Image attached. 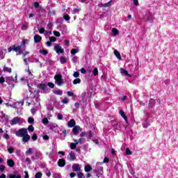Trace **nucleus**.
Masks as SVG:
<instances>
[{"mask_svg":"<svg viewBox=\"0 0 178 178\" xmlns=\"http://www.w3.org/2000/svg\"><path fill=\"white\" fill-rule=\"evenodd\" d=\"M28 134L27 129L22 128L15 132V136H17V137H24V136H26Z\"/></svg>","mask_w":178,"mask_h":178,"instance_id":"1","label":"nucleus"},{"mask_svg":"<svg viewBox=\"0 0 178 178\" xmlns=\"http://www.w3.org/2000/svg\"><path fill=\"white\" fill-rule=\"evenodd\" d=\"M55 83L58 86H62L63 84V79H62V75L57 74L54 76Z\"/></svg>","mask_w":178,"mask_h":178,"instance_id":"2","label":"nucleus"},{"mask_svg":"<svg viewBox=\"0 0 178 178\" xmlns=\"http://www.w3.org/2000/svg\"><path fill=\"white\" fill-rule=\"evenodd\" d=\"M17 75L15 76V78H13V76L7 77L6 83H8V84H11L12 86H13V84H15V83H17Z\"/></svg>","mask_w":178,"mask_h":178,"instance_id":"3","label":"nucleus"},{"mask_svg":"<svg viewBox=\"0 0 178 178\" xmlns=\"http://www.w3.org/2000/svg\"><path fill=\"white\" fill-rule=\"evenodd\" d=\"M54 50L57 54H63V48H62V46L60 44H55L54 46Z\"/></svg>","mask_w":178,"mask_h":178,"instance_id":"4","label":"nucleus"},{"mask_svg":"<svg viewBox=\"0 0 178 178\" xmlns=\"http://www.w3.org/2000/svg\"><path fill=\"white\" fill-rule=\"evenodd\" d=\"M13 51H15V52H18V54H17V55H22V54H23V49H22L21 45L20 46L14 45Z\"/></svg>","mask_w":178,"mask_h":178,"instance_id":"5","label":"nucleus"},{"mask_svg":"<svg viewBox=\"0 0 178 178\" xmlns=\"http://www.w3.org/2000/svg\"><path fill=\"white\" fill-rule=\"evenodd\" d=\"M72 169L75 172H80L81 170V165H80L79 163H75L72 165Z\"/></svg>","mask_w":178,"mask_h":178,"instance_id":"6","label":"nucleus"},{"mask_svg":"<svg viewBox=\"0 0 178 178\" xmlns=\"http://www.w3.org/2000/svg\"><path fill=\"white\" fill-rule=\"evenodd\" d=\"M40 106V102H37L35 104V106L31 110V114L34 115V113L37 112V108H39Z\"/></svg>","mask_w":178,"mask_h":178,"instance_id":"7","label":"nucleus"},{"mask_svg":"<svg viewBox=\"0 0 178 178\" xmlns=\"http://www.w3.org/2000/svg\"><path fill=\"white\" fill-rule=\"evenodd\" d=\"M34 42L36 44L38 42H41V40H42V38L40 35H35L33 37Z\"/></svg>","mask_w":178,"mask_h":178,"instance_id":"8","label":"nucleus"},{"mask_svg":"<svg viewBox=\"0 0 178 178\" xmlns=\"http://www.w3.org/2000/svg\"><path fill=\"white\" fill-rule=\"evenodd\" d=\"M58 165L60 166V168H63L65 165H66V161L63 159H59L58 161Z\"/></svg>","mask_w":178,"mask_h":178,"instance_id":"9","label":"nucleus"},{"mask_svg":"<svg viewBox=\"0 0 178 178\" xmlns=\"http://www.w3.org/2000/svg\"><path fill=\"white\" fill-rule=\"evenodd\" d=\"M79 130H80V127L75 126L72 129V134H74V136H77V134H79Z\"/></svg>","mask_w":178,"mask_h":178,"instance_id":"10","label":"nucleus"},{"mask_svg":"<svg viewBox=\"0 0 178 178\" xmlns=\"http://www.w3.org/2000/svg\"><path fill=\"white\" fill-rule=\"evenodd\" d=\"M103 170H104V168H102V166H99L97 169H96V171L97 172L98 177H99V176H101V175L104 173Z\"/></svg>","mask_w":178,"mask_h":178,"instance_id":"11","label":"nucleus"},{"mask_svg":"<svg viewBox=\"0 0 178 178\" xmlns=\"http://www.w3.org/2000/svg\"><path fill=\"white\" fill-rule=\"evenodd\" d=\"M68 127H74L76 126V121L72 119L67 122Z\"/></svg>","mask_w":178,"mask_h":178,"instance_id":"12","label":"nucleus"},{"mask_svg":"<svg viewBox=\"0 0 178 178\" xmlns=\"http://www.w3.org/2000/svg\"><path fill=\"white\" fill-rule=\"evenodd\" d=\"M7 165L10 168H13L15 166V161L13 159H8L7 160Z\"/></svg>","mask_w":178,"mask_h":178,"instance_id":"13","label":"nucleus"},{"mask_svg":"<svg viewBox=\"0 0 178 178\" xmlns=\"http://www.w3.org/2000/svg\"><path fill=\"white\" fill-rule=\"evenodd\" d=\"M120 115L123 118V119L125 120L126 123H129V121L127 120V117H126V115H124V112L122 110H120Z\"/></svg>","mask_w":178,"mask_h":178,"instance_id":"14","label":"nucleus"},{"mask_svg":"<svg viewBox=\"0 0 178 178\" xmlns=\"http://www.w3.org/2000/svg\"><path fill=\"white\" fill-rule=\"evenodd\" d=\"M5 54H6V49H0V59L5 58Z\"/></svg>","mask_w":178,"mask_h":178,"instance_id":"15","label":"nucleus"},{"mask_svg":"<svg viewBox=\"0 0 178 178\" xmlns=\"http://www.w3.org/2000/svg\"><path fill=\"white\" fill-rule=\"evenodd\" d=\"M29 140H30V135H29V134L22 136L23 143H26L27 141H29Z\"/></svg>","mask_w":178,"mask_h":178,"instance_id":"16","label":"nucleus"},{"mask_svg":"<svg viewBox=\"0 0 178 178\" xmlns=\"http://www.w3.org/2000/svg\"><path fill=\"white\" fill-rule=\"evenodd\" d=\"M120 73L122 74H124V76H130V74H129V72H127V70L123 69V68H120Z\"/></svg>","mask_w":178,"mask_h":178,"instance_id":"17","label":"nucleus"},{"mask_svg":"<svg viewBox=\"0 0 178 178\" xmlns=\"http://www.w3.org/2000/svg\"><path fill=\"white\" fill-rule=\"evenodd\" d=\"M114 55H115L116 58H118L119 60H122V56H120V53H119L117 49L114 50Z\"/></svg>","mask_w":178,"mask_h":178,"instance_id":"18","label":"nucleus"},{"mask_svg":"<svg viewBox=\"0 0 178 178\" xmlns=\"http://www.w3.org/2000/svg\"><path fill=\"white\" fill-rule=\"evenodd\" d=\"M19 120H20V119L17 117L14 118L12 120H11V124L15 125L17 124V123H19Z\"/></svg>","mask_w":178,"mask_h":178,"instance_id":"19","label":"nucleus"},{"mask_svg":"<svg viewBox=\"0 0 178 178\" xmlns=\"http://www.w3.org/2000/svg\"><path fill=\"white\" fill-rule=\"evenodd\" d=\"M111 2H112V1H110L108 3H104V4L101 3V4H99V7L100 8H102V7L108 8V6H111Z\"/></svg>","mask_w":178,"mask_h":178,"instance_id":"20","label":"nucleus"},{"mask_svg":"<svg viewBox=\"0 0 178 178\" xmlns=\"http://www.w3.org/2000/svg\"><path fill=\"white\" fill-rule=\"evenodd\" d=\"M79 144V143H77V140H74V143H72L70 144V148L71 149H74L76 148V147H77V145Z\"/></svg>","mask_w":178,"mask_h":178,"instance_id":"21","label":"nucleus"},{"mask_svg":"<svg viewBox=\"0 0 178 178\" xmlns=\"http://www.w3.org/2000/svg\"><path fill=\"white\" fill-rule=\"evenodd\" d=\"M68 159L70 161H75L76 159V156H74V154H73V152H70L69 154V157Z\"/></svg>","mask_w":178,"mask_h":178,"instance_id":"22","label":"nucleus"},{"mask_svg":"<svg viewBox=\"0 0 178 178\" xmlns=\"http://www.w3.org/2000/svg\"><path fill=\"white\" fill-rule=\"evenodd\" d=\"M38 88L40 90H47V83H40L38 85Z\"/></svg>","mask_w":178,"mask_h":178,"instance_id":"23","label":"nucleus"},{"mask_svg":"<svg viewBox=\"0 0 178 178\" xmlns=\"http://www.w3.org/2000/svg\"><path fill=\"white\" fill-rule=\"evenodd\" d=\"M147 22L152 23V22H154V17L152 15H147Z\"/></svg>","mask_w":178,"mask_h":178,"instance_id":"24","label":"nucleus"},{"mask_svg":"<svg viewBox=\"0 0 178 178\" xmlns=\"http://www.w3.org/2000/svg\"><path fill=\"white\" fill-rule=\"evenodd\" d=\"M72 83L74 85L80 84L81 83V79H80V78H76V79L73 80Z\"/></svg>","mask_w":178,"mask_h":178,"instance_id":"25","label":"nucleus"},{"mask_svg":"<svg viewBox=\"0 0 178 178\" xmlns=\"http://www.w3.org/2000/svg\"><path fill=\"white\" fill-rule=\"evenodd\" d=\"M85 172H91L92 170V168L91 167L90 165H87L85 166Z\"/></svg>","mask_w":178,"mask_h":178,"instance_id":"26","label":"nucleus"},{"mask_svg":"<svg viewBox=\"0 0 178 178\" xmlns=\"http://www.w3.org/2000/svg\"><path fill=\"white\" fill-rule=\"evenodd\" d=\"M33 148L29 147L26 152V155L29 156V155H31L33 154Z\"/></svg>","mask_w":178,"mask_h":178,"instance_id":"27","label":"nucleus"},{"mask_svg":"<svg viewBox=\"0 0 178 178\" xmlns=\"http://www.w3.org/2000/svg\"><path fill=\"white\" fill-rule=\"evenodd\" d=\"M77 53H79V49H72L71 50L72 55H76Z\"/></svg>","mask_w":178,"mask_h":178,"instance_id":"28","label":"nucleus"},{"mask_svg":"<svg viewBox=\"0 0 178 178\" xmlns=\"http://www.w3.org/2000/svg\"><path fill=\"white\" fill-rule=\"evenodd\" d=\"M3 71L4 72H8V73H10L12 72V68H9L6 66H4Z\"/></svg>","mask_w":178,"mask_h":178,"instance_id":"29","label":"nucleus"},{"mask_svg":"<svg viewBox=\"0 0 178 178\" xmlns=\"http://www.w3.org/2000/svg\"><path fill=\"white\" fill-rule=\"evenodd\" d=\"M112 33L114 35H117V34H119V31L116 28H113L112 29Z\"/></svg>","mask_w":178,"mask_h":178,"instance_id":"30","label":"nucleus"},{"mask_svg":"<svg viewBox=\"0 0 178 178\" xmlns=\"http://www.w3.org/2000/svg\"><path fill=\"white\" fill-rule=\"evenodd\" d=\"M42 177V173L41 172H38L35 175V178H41Z\"/></svg>","mask_w":178,"mask_h":178,"instance_id":"31","label":"nucleus"},{"mask_svg":"<svg viewBox=\"0 0 178 178\" xmlns=\"http://www.w3.org/2000/svg\"><path fill=\"white\" fill-rule=\"evenodd\" d=\"M60 63L63 64V63H66V62H67V60L65 57H61L60 58Z\"/></svg>","mask_w":178,"mask_h":178,"instance_id":"32","label":"nucleus"},{"mask_svg":"<svg viewBox=\"0 0 178 178\" xmlns=\"http://www.w3.org/2000/svg\"><path fill=\"white\" fill-rule=\"evenodd\" d=\"M77 175L79 178H86V177H84V174H83V172H77Z\"/></svg>","mask_w":178,"mask_h":178,"instance_id":"33","label":"nucleus"},{"mask_svg":"<svg viewBox=\"0 0 178 178\" xmlns=\"http://www.w3.org/2000/svg\"><path fill=\"white\" fill-rule=\"evenodd\" d=\"M62 104H69V99L67 97H65L61 100Z\"/></svg>","mask_w":178,"mask_h":178,"instance_id":"34","label":"nucleus"},{"mask_svg":"<svg viewBox=\"0 0 178 178\" xmlns=\"http://www.w3.org/2000/svg\"><path fill=\"white\" fill-rule=\"evenodd\" d=\"M53 34L54 35H55V37H60V33H59L58 31H54Z\"/></svg>","mask_w":178,"mask_h":178,"instance_id":"35","label":"nucleus"},{"mask_svg":"<svg viewBox=\"0 0 178 178\" xmlns=\"http://www.w3.org/2000/svg\"><path fill=\"white\" fill-rule=\"evenodd\" d=\"M54 94H56V95H62L63 92L60 90H54Z\"/></svg>","mask_w":178,"mask_h":178,"instance_id":"36","label":"nucleus"},{"mask_svg":"<svg viewBox=\"0 0 178 178\" xmlns=\"http://www.w3.org/2000/svg\"><path fill=\"white\" fill-rule=\"evenodd\" d=\"M42 123L43 124H48L49 123V121H48V118H43Z\"/></svg>","mask_w":178,"mask_h":178,"instance_id":"37","label":"nucleus"},{"mask_svg":"<svg viewBox=\"0 0 178 178\" xmlns=\"http://www.w3.org/2000/svg\"><path fill=\"white\" fill-rule=\"evenodd\" d=\"M40 54H42V55H47L48 51L47 50H40Z\"/></svg>","mask_w":178,"mask_h":178,"instance_id":"38","label":"nucleus"},{"mask_svg":"<svg viewBox=\"0 0 178 178\" xmlns=\"http://www.w3.org/2000/svg\"><path fill=\"white\" fill-rule=\"evenodd\" d=\"M8 152H9V154H13V151H15V149L13 147H9L7 149Z\"/></svg>","mask_w":178,"mask_h":178,"instance_id":"39","label":"nucleus"},{"mask_svg":"<svg viewBox=\"0 0 178 178\" xmlns=\"http://www.w3.org/2000/svg\"><path fill=\"white\" fill-rule=\"evenodd\" d=\"M93 76H98V69L97 68H95L93 70Z\"/></svg>","mask_w":178,"mask_h":178,"instance_id":"40","label":"nucleus"},{"mask_svg":"<svg viewBox=\"0 0 178 178\" xmlns=\"http://www.w3.org/2000/svg\"><path fill=\"white\" fill-rule=\"evenodd\" d=\"M125 153H126L127 155H131V154H132L130 149H129V148L126 149Z\"/></svg>","mask_w":178,"mask_h":178,"instance_id":"41","label":"nucleus"},{"mask_svg":"<svg viewBox=\"0 0 178 178\" xmlns=\"http://www.w3.org/2000/svg\"><path fill=\"white\" fill-rule=\"evenodd\" d=\"M49 40L51 42H55V41H56V38H55V37H49Z\"/></svg>","mask_w":178,"mask_h":178,"instance_id":"42","label":"nucleus"},{"mask_svg":"<svg viewBox=\"0 0 178 178\" xmlns=\"http://www.w3.org/2000/svg\"><path fill=\"white\" fill-rule=\"evenodd\" d=\"M6 169V167L3 165H0V172H3Z\"/></svg>","mask_w":178,"mask_h":178,"instance_id":"43","label":"nucleus"},{"mask_svg":"<svg viewBox=\"0 0 178 178\" xmlns=\"http://www.w3.org/2000/svg\"><path fill=\"white\" fill-rule=\"evenodd\" d=\"M57 119H58V120H62L63 119V115H62L60 113H58L57 115Z\"/></svg>","mask_w":178,"mask_h":178,"instance_id":"44","label":"nucleus"},{"mask_svg":"<svg viewBox=\"0 0 178 178\" xmlns=\"http://www.w3.org/2000/svg\"><path fill=\"white\" fill-rule=\"evenodd\" d=\"M26 40H22V42H21V47H24V49H26Z\"/></svg>","mask_w":178,"mask_h":178,"instance_id":"45","label":"nucleus"},{"mask_svg":"<svg viewBox=\"0 0 178 178\" xmlns=\"http://www.w3.org/2000/svg\"><path fill=\"white\" fill-rule=\"evenodd\" d=\"M47 86L50 88H54L55 87V85L51 82H49L47 83Z\"/></svg>","mask_w":178,"mask_h":178,"instance_id":"46","label":"nucleus"},{"mask_svg":"<svg viewBox=\"0 0 178 178\" xmlns=\"http://www.w3.org/2000/svg\"><path fill=\"white\" fill-rule=\"evenodd\" d=\"M77 59H79V58L77 57V56H74L73 58H72V62L74 63H77Z\"/></svg>","mask_w":178,"mask_h":178,"instance_id":"47","label":"nucleus"},{"mask_svg":"<svg viewBox=\"0 0 178 178\" xmlns=\"http://www.w3.org/2000/svg\"><path fill=\"white\" fill-rule=\"evenodd\" d=\"M28 122L31 124L32 123H34V118H28Z\"/></svg>","mask_w":178,"mask_h":178,"instance_id":"48","label":"nucleus"},{"mask_svg":"<svg viewBox=\"0 0 178 178\" xmlns=\"http://www.w3.org/2000/svg\"><path fill=\"white\" fill-rule=\"evenodd\" d=\"M28 130H29V131H34V127H33V125H30L28 127Z\"/></svg>","mask_w":178,"mask_h":178,"instance_id":"49","label":"nucleus"},{"mask_svg":"<svg viewBox=\"0 0 178 178\" xmlns=\"http://www.w3.org/2000/svg\"><path fill=\"white\" fill-rule=\"evenodd\" d=\"M150 124L148 122H145L143 124V126L145 129H147V127H149Z\"/></svg>","mask_w":178,"mask_h":178,"instance_id":"50","label":"nucleus"},{"mask_svg":"<svg viewBox=\"0 0 178 178\" xmlns=\"http://www.w3.org/2000/svg\"><path fill=\"white\" fill-rule=\"evenodd\" d=\"M67 94L68 97H73L74 95V93L72 91H68L67 92Z\"/></svg>","mask_w":178,"mask_h":178,"instance_id":"51","label":"nucleus"},{"mask_svg":"<svg viewBox=\"0 0 178 178\" xmlns=\"http://www.w3.org/2000/svg\"><path fill=\"white\" fill-rule=\"evenodd\" d=\"M39 33L40 34H44V33H45V29L44 28H40L39 29Z\"/></svg>","mask_w":178,"mask_h":178,"instance_id":"52","label":"nucleus"},{"mask_svg":"<svg viewBox=\"0 0 178 178\" xmlns=\"http://www.w3.org/2000/svg\"><path fill=\"white\" fill-rule=\"evenodd\" d=\"M63 19H65V20H70V17L67 15H65Z\"/></svg>","mask_w":178,"mask_h":178,"instance_id":"53","label":"nucleus"},{"mask_svg":"<svg viewBox=\"0 0 178 178\" xmlns=\"http://www.w3.org/2000/svg\"><path fill=\"white\" fill-rule=\"evenodd\" d=\"M79 76H80V73H79V72H74V74H73L74 77H79Z\"/></svg>","mask_w":178,"mask_h":178,"instance_id":"54","label":"nucleus"},{"mask_svg":"<svg viewBox=\"0 0 178 178\" xmlns=\"http://www.w3.org/2000/svg\"><path fill=\"white\" fill-rule=\"evenodd\" d=\"M37 138H38L37 134H33V135L32 136V140H33V141H36Z\"/></svg>","mask_w":178,"mask_h":178,"instance_id":"55","label":"nucleus"},{"mask_svg":"<svg viewBox=\"0 0 178 178\" xmlns=\"http://www.w3.org/2000/svg\"><path fill=\"white\" fill-rule=\"evenodd\" d=\"M81 73H82V74H86V73H87V71L86 70V69L81 68Z\"/></svg>","mask_w":178,"mask_h":178,"instance_id":"56","label":"nucleus"},{"mask_svg":"<svg viewBox=\"0 0 178 178\" xmlns=\"http://www.w3.org/2000/svg\"><path fill=\"white\" fill-rule=\"evenodd\" d=\"M80 10L79 8H75L72 10L73 15H75V13H77Z\"/></svg>","mask_w":178,"mask_h":178,"instance_id":"57","label":"nucleus"},{"mask_svg":"<svg viewBox=\"0 0 178 178\" xmlns=\"http://www.w3.org/2000/svg\"><path fill=\"white\" fill-rule=\"evenodd\" d=\"M133 2L135 6H138V0H133Z\"/></svg>","mask_w":178,"mask_h":178,"instance_id":"58","label":"nucleus"},{"mask_svg":"<svg viewBox=\"0 0 178 178\" xmlns=\"http://www.w3.org/2000/svg\"><path fill=\"white\" fill-rule=\"evenodd\" d=\"M79 106H80V104H79V103H75L74 104L75 109H79Z\"/></svg>","mask_w":178,"mask_h":178,"instance_id":"59","label":"nucleus"},{"mask_svg":"<svg viewBox=\"0 0 178 178\" xmlns=\"http://www.w3.org/2000/svg\"><path fill=\"white\" fill-rule=\"evenodd\" d=\"M22 30H27V24L22 25Z\"/></svg>","mask_w":178,"mask_h":178,"instance_id":"60","label":"nucleus"},{"mask_svg":"<svg viewBox=\"0 0 178 178\" xmlns=\"http://www.w3.org/2000/svg\"><path fill=\"white\" fill-rule=\"evenodd\" d=\"M3 138H5L6 140H9V135H8V134H5L3 136Z\"/></svg>","mask_w":178,"mask_h":178,"instance_id":"61","label":"nucleus"},{"mask_svg":"<svg viewBox=\"0 0 178 178\" xmlns=\"http://www.w3.org/2000/svg\"><path fill=\"white\" fill-rule=\"evenodd\" d=\"M25 162H27V163L29 165H30L31 162H30V158L29 157H26V159H25Z\"/></svg>","mask_w":178,"mask_h":178,"instance_id":"62","label":"nucleus"},{"mask_svg":"<svg viewBox=\"0 0 178 178\" xmlns=\"http://www.w3.org/2000/svg\"><path fill=\"white\" fill-rule=\"evenodd\" d=\"M0 83H5V78L3 76L0 77Z\"/></svg>","mask_w":178,"mask_h":178,"instance_id":"63","label":"nucleus"},{"mask_svg":"<svg viewBox=\"0 0 178 178\" xmlns=\"http://www.w3.org/2000/svg\"><path fill=\"white\" fill-rule=\"evenodd\" d=\"M47 29H52V24L51 22H49L48 24H47Z\"/></svg>","mask_w":178,"mask_h":178,"instance_id":"64","label":"nucleus"}]
</instances>
